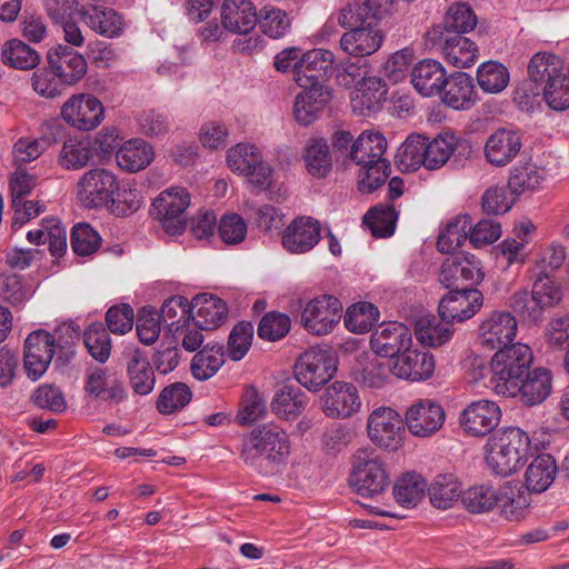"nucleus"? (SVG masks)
Returning a JSON list of instances; mask_svg holds the SVG:
<instances>
[{
  "label": "nucleus",
  "instance_id": "774afa93",
  "mask_svg": "<svg viewBox=\"0 0 569 569\" xmlns=\"http://www.w3.org/2000/svg\"><path fill=\"white\" fill-rule=\"evenodd\" d=\"M259 159H261L260 151L256 146L249 143H238L227 152L229 168L239 173H246Z\"/></svg>",
  "mask_w": 569,
  "mask_h": 569
},
{
  "label": "nucleus",
  "instance_id": "bf43d9fd",
  "mask_svg": "<svg viewBox=\"0 0 569 569\" xmlns=\"http://www.w3.org/2000/svg\"><path fill=\"white\" fill-rule=\"evenodd\" d=\"M191 398L192 392L186 383L174 382L162 389L157 400V409L162 415H171L184 408Z\"/></svg>",
  "mask_w": 569,
  "mask_h": 569
},
{
  "label": "nucleus",
  "instance_id": "4d7b16f0",
  "mask_svg": "<svg viewBox=\"0 0 569 569\" xmlns=\"http://www.w3.org/2000/svg\"><path fill=\"white\" fill-rule=\"evenodd\" d=\"M83 343L94 360L107 362L111 352V338L103 323L96 322L88 327L83 333Z\"/></svg>",
  "mask_w": 569,
  "mask_h": 569
},
{
  "label": "nucleus",
  "instance_id": "58836bf2",
  "mask_svg": "<svg viewBox=\"0 0 569 569\" xmlns=\"http://www.w3.org/2000/svg\"><path fill=\"white\" fill-rule=\"evenodd\" d=\"M478 47L469 38L461 34H446L442 42V54L448 63L463 69L475 64Z\"/></svg>",
  "mask_w": 569,
  "mask_h": 569
},
{
  "label": "nucleus",
  "instance_id": "f704fd0d",
  "mask_svg": "<svg viewBox=\"0 0 569 569\" xmlns=\"http://www.w3.org/2000/svg\"><path fill=\"white\" fill-rule=\"evenodd\" d=\"M545 179V168L531 161H520L510 169L507 187L511 194L518 197L539 189Z\"/></svg>",
  "mask_w": 569,
  "mask_h": 569
},
{
  "label": "nucleus",
  "instance_id": "052dcab7",
  "mask_svg": "<svg viewBox=\"0 0 569 569\" xmlns=\"http://www.w3.org/2000/svg\"><path fill=\"white\" fill-rule=\"evenodd\" d=\"M390 173V162L382 158L360 166L358 189L371 193L385 184Z\"/></svg>",
  "mask_w": 569,
  "mask_h": 569
},
{
  "label": "nucleus",
  "instance_id": "49530a36",
  "mask_svg": "<svg viewBox=\"0 0 569 569\" xmlns=\"http://www.w3.org/2000/svg\"><path fill=\"white\" fill-rule=\"evenodd\" d=\"M429 499L438 509H449L461 498V483L451 473L438 475L428 488Z\"/></svg>",
  "mask_w": 569,
  "mask_h": 569
},
{
  "label": "nucleus",
  "instance_id": "5fc2aeb1",
  "mask_svg": "<svg viewBox=\"0 0 569 569\" xmlns=\"http://www.w3.org/2000/svg\"><path fill=\"white\" fill-rule=\"evenodd\" d=\"M398 212L392 204H378L368 210L363 216L366 224L375 238H387L393 234Z\"/></svg>",
  "mask_w": 569,
  "mask_h": 569
},
{
  "label": "nucleus",
  "instance_id": "c756f323",
  "mask_svg": "<svg viewBox=\"0 0 569 569\" xmlns=\"http://www.w3.org/2000/svg\"><path fill=\"white\" fill-rule=\"evenodd\" d=\"M303 90L296 97L293 116L302 126L316 121L326 104L331 100V91L327 86L301 87Z\"/></svg>",
  "mask_w": 569,
  "mask_h": 569
},
{
  "label": "nucleus",
  "instance_id": "603ef678",
  "mask_svg": "<svg viewBox=\"0 0 569 569\" xmlns=\"http://www.w3.org/2000/svg\"><path fill=\"white\" fill-rule=\"evenodd\" d=\"M476 79L485 93L498 94L507 88L510 73L501 62L489 60L478 67Z\"/></svg>",
  "mask_w": 569,
  "mask_h": 569
},
{
  "label": "nucleus",
  "instance_id": "680f3d73",
  "mask_svg": "<svg viewBox=\"0 0 569 569\" xmlns=\"http://www.w3.org/2000/svg\"><path fill=\"white\" fill-rule=\"evenodd\" d=\"M291 329V319L288 315L270 311L259 321L257 335L266 341H278L283 339Z\"/></svg>",
  "mask_w": 569,
  "mask_h": 569
},
{
  "label": "nucleus",
  "instance_id": "6ab92c4d",
  "mask_svg": "<svg viewBox=\"0 0 569 569\" xmlns=\"http://www.w3.org/2000/svg\"><path fill=\"white\" fill-rule=\"evenodd\" d=\"M522 148V136L520 131L499 128L486 140L483 146L485 159L496 168L509 164Z\"/></svg>",
  "mask_w": 569,
  "mask_h": 569
},
{
  "label": "nucleus",
  "instance_id": "0eeeda50",
  "mask_svg": "<svg viewBox=\"0 0 569 569\" xmlns=\"http://www.w3.org/2000/svg\"><path fill=\"white\" fill-rule=\"evenodd\" d=\"M190 194L181 187L162 191L152 202L150 216L158 220L161 228L170 236L183 233L187 228V208Z\"/></svg>",
  "mask_w": 569,
  "mask_h": 569
},
{
  "label": "nucleus",
  "instance_id": "20e7f679",
  "mask_svg": "<svg viewBox=\"0 0 569 569\" xmlns=\"http://www.w3.org/2000/svg\"><path fill=\"white\" fill-rule=\"evenodd\" d=\"M533 355L529 346L513 343L498 350L491 359L490 385L498 396L512 397L518 383L530 370Z\"/></svg>",
  "mask_w": 569,
  "mask_h": 569
},
{
  "label": "nucleus",
  "instance_id": "f3484780",
  "mask_svg": "<svg viewBox=\"0 0 569 569\" xmlns=\"http://www.w3.org/2000/svg\"><path fill=\"white\" fill-rule=\"evenodd\" d=\"M370 347L380 357L395 358L412 347L411 330L398 321L382 322L371 333Z\"/></svg>",
  "mask_w": 569,
  "mask_h": 569
},
{
  "label": "nucleus",
  "instance_id": "864d4df0",
  "mask_svg": "<svg viewBox=\"0 0 569 569\" xmlns=\"http://www.w3.org/2000/svg\"><path fill=\"white\" fill-rule=\"evenodd\" d=\"M380 311L371 302L360 301L351 305L343 318L345 327L353 333H366L379 320Z\"/></svg>",
  "mask_w": 569,
  "mask_h": 569
},
{
  "label": "nucleus",
  "instance_id": "338daca9",
  "mask_svg": "<svg viewBox=\"0 0 569 569\" xmlns=\"http://www.w3.org/2000/svg\"><path fill=\"white\" fill-rule=\"evenodd\" d=\"M252 338L253 325L249 321L238 322L228 338V357L233 361L241 360L249 351Z\"/></svg>",
  "mask_w": 569,
  "mask_h": 569
},
{
  "label": "nucleus",
  "instance_id": "7ed1b4c3",
  "mask_svg": "<svg viewBox=\"0 0 569 569\" xmlns=\"http://www.w3.org/2000/svg\"><path fill=\"white\" fill-rule=\"evenodd\" d=\"M530 447L528 435L518 427L496 430L486 445L485 460L496 475L507 477L518 470Z\"/></svg>",
  "mask_w": 569,
  "mask_h": 569
},
{
  "label": "nucleus",
  "instance_id": "423d86ee",
  "mask_svg": "<svg viewBox=\"0 0 569 569\" xmlns=\"http://www.w3.org/2000/svg\"><path fill=\"white\" fill-rule=\"evenodd\" d=\"M76 192L79 202L86 209L114 207L119 179L111 170L91 168L79 178Z\"/></svg>",
  "mask_w": 569,
  "mask_h": 569
},
{
  "label": "nucleus",
  "instance_id": "ea45409f",
  "mask_svg": "<svg viewBox=\"0 0 569 569\" xmlns=\"http://www.w3.org/2000/svg\"><path fill=\"white\" fill-rule=\"evenodd\" d=\"M558 468L550 455L537 456L525 473V486L530 493H541L553 482Z\"/></svg>",
  "mask_w": 569,
  "mask_h": 569
},
{
  "label": "nucleus",
  "instance_id": "72a5a7b5",
  "mask_svg": "<svg viewBox=\"0 0 569 569\" xmlns=\"http://www.w3.org/2000/svg\"><path fill=\"white\" fill-rule=\"evenodd\" d=\"M518 389L513 397H519L527 406L539 405L551 392V375L543 368L529 370L519 381Z\"/></svg>",
  "mask_w": 569,
  "mask_h": 569
},
{
  "label": "nucleus",
  "instance_id": "5701e85b",
  "mask_svg": "<svg viewBox=\"0 0 569 569\" xmlns=\"http://www.w3.org/2000/svg\"><path fill=\"white\" fill-rule=\"evenodd\" d=\"M361 406L357 388L345 381H335L322 396V411L330 418H349Z\"/></svg>",
  "mask_w": 569,
  "mask_h": 569
},
{
  "label": "nucleus",
  "instance_id": "b1692460",
  "mask_svg": "<svg viewBox=\"0 0 569 569\" xmlns=\"http://www.w3.org/2000/svg\"><path fill=\"white\" fill-rule=\"evenodd\" d=\"M321 239L320 222L312 217H298L284 229L282 244L291 253L310 251Z\"/></svg>",
  "mask_w": 569,
  "mask_h": 569
},
{
  "label": "nucleus",
  "instance_id": "69168bd1",
  "mask_svg": "<svg viewBox=\"0 0 569 569\" xmlns=\"http://www.w3.org/2000/svg\"><path fill=\"white\" fill-rule=\"evenodd\" d=\"M70 244L78 256H90L101 246L100 234L89 223H78L71 230Z\"/></svg>",
  "mask_w": 569,
  "mask_h": 569
},
{
  "label": "nucleus",
  "instance_id": "412c9836",
  "mask_svg": "<svg viewBox=\"0 0 569 569\" xmlns=\"http://www.w3.org/2000/svg\"><path fill=\"white\" fill-rule=\"evenodd\" d=\"M335 54L327 49H313L303 53L296 82L299 87L325 86L333 70Z\"/></svg>",
  "mask_w": 569,
  "mask_h": 569
},
{
  "label": "nucleus",
  "instance_id": "13d9d810",
  "mask_svg": "<svg viewBox=\"0 0 569 569\" xmlns=\"http://www.w3.org/2000/svg\"><path fill=\"white\" fill-rule=\"evenodd\" d=\"M461 502L471 513H485L497 506L498 495L490 486H473L462 491Z\"/></svg>",
  "mask_w": 569,
  "mask_h": 569
},
{
  "label": "nucleus",
  "instance_id": "2eb2a0df",
  "mask_svg": "<svg viewBox=\"0 0 569 569\" xmlns=\"http://www.w3.org/2000/svg\"><path fill=\"white\" fill-rule=\"evenodd\" d=\"M446 419L445 409L430 399H421L411 405L405 416L408 430L417 437H430L442 426Z\"/></svg>",
  "mask_w": 569,
  "mask_h": 569
},
{
  "label": "nucleus",
  "instance_id": "a19ab883",
  "mask_svg": "<svg viewBox=\"0 0 569 569\" xmlns=\"http://www.w3.org/2000/svg\"><path fill=\"white\" fill-rule=\"evenodd\" d=\"M302 158L307 172L313 178H326L332 170L331 152L322 138H310L306 143Z\"/></svg>",
  "mask_w": 569,
  "mask_h": 569
},
{
  "label": "nucleus",
  "instance_id": "4c0bfd02",
  "mask_svg": "<svg viewBox=\"0 0 569 569\" xmlns=\"http://www.w3.org/2000/svg\"><path fill=\"white\" fill-rule=\"evenodd\" d=\"M116 159L122 170L138 172L152 161L153 149L142 139H131L120 146L116 152Z\"/></svg>",
  "mask_w": 569,
  "mask_h": 569
},
{
  "label": "nucleus",
  "instance_id": "4be33fe9",
  "mask_svg": "<svg viewBox=\"0 0 569 569\" xmlns=\"http://www.w3.org/2000/svg\"><path fill=\"white\" fill-rule=\"evenodd\" d=\"M483 303L482 293L475 290H451L438 306L439 316L445 321L462 322L473 317Z\"/></svg>",
  "mask_w": 569,
  "mask_h": 569
},
{
  "label": "nucleus",
  "instance_id": "aec40b11",
  "mask_svg": "<svg viewBox=\"0 0 569 569\" xmlns=\"http://www.w3.org/2000/svg\"><path fill=\"white\" fill-rule=\"evenodd\" d=\"M563 70V60L555 53L547 51L535 53L527 67L528 78L532 86L531 93L540 96L548 88H552V84L565 74Z\"/></svg>",
  "mask_w": 569,
  "mask_h": 569
},
{
  "label": "nucleus",
  "instance_id": "2f4dec72",
  "mask_svg": "<svg viewBox=\"0 0 569 569\" xmlns=\"http://www.w3.org/2000/svg\"><path fill=\"white\" fill-rule=\"evenodd\" d=\"M383 41L381 28L363 26L345 32L340 39V48L357 58L375 53Z\"/></svg>",
  "mask_w": 569,
  "mask_h": 569
},
{
  "label": "nucleus",
  "instance_id": "a18cd8bd",
  "mask_svg": "<svg viewBox=\"0 0 569 569\" xmlns=\"http://www.w3.org/2000/svg\"><path fill=\"white\" fill-rule=\"evenodd\" d=\"M191 315V302L182 296H172L164 300L159 317L168 331L176 335L189 326Z\"/></svg>",
  "mask_w": 569,
  "mask_h": 569
},
{
  "label": "nucleus",
  "instance_id": "bb28decb",
  "mask_svg": "<svg viewBox=\"0 0 569 569\" xmlns=\"http://www.w3.org/2000/svg\"><path fill=\"white\" fill-rule=\"evenodd\" d=\"M221 23L232 33L248 36L258 24L257 8L251 0H224Z\"/></svg>",
  "mask_w": 569,
  "mask_h": 569
},
{
  "label": "nucleus",
  "instance_id": "a878e982",
  "mask_svg": "<svg viewBox=\"0 0 569 569\" xmlns=\"http://www.w3.org/2000/svg\"><path fill=\"white\" fill-rule=\"evenodd\" d=\"M435 371L433 356L409 347L400 352L391 366V373L411 381L426 380Z\"/></svg>",
  "mask_w": 569,
  "mask_h": 569
},
{
  "label": "nucleus",
  "instance_id": "9b49d317",
  "mask_svg": "<svg viewBox=\"0 0 569 569\" xmlns=\"http://www.w3.org/2000/svg\"><path fill=\"white\" fill-rule=\"evenodd\" d=\"M485 277L480 261L473 254L447 258L441 266L439 281L451 290H475Z\"/></svg>",
  "mask_w": 569,
  "mask_h": 569
},
{
  "label": "nucleus",
  "instance_id": "9d476101",
  "mask_svg": "<svg viewBox=\"0 0 569 569\" xmlns=\"http://www.w3.org/2000/svg\"><path fill=\"white\" fill-rule=\"evenodd\" d=\"M341 313L342 303L338 298L321 295L308 301L301 313V325L309 333L325 336L339 323Z\"/></svg>",
  "mask_w": 569,
  "mask_h": 569
},
{
  "label": "nucleus",
  "instance_id": "39448f33",
  "mask_svg": "<svg viewBox=\"0 0 569 569\" xmlns=\"http://www.w3.org/2000/svg\"><path fill=\"white\" fill-rule=\"evenodd\" d=\"M390 482L387 466L376 450L361 448L356 451L349 483L359 496L376 498L387 490Z\"/></svg>",
  "mask_w": 569,
  "mask_h": 569
},
{
  "label": "nucleus",
  "instance_id": "7c9ffc66",
  "mask_svg": "<svg viewBox=\"0 0 569 569\" xmlns=\"http://www.w3.org/2000/svg\"><path fill=\"white\" fill-rule=\"evenodd\" d=\"M79 16L91 30L106 38H117L123 32V19L112 8L97 4L81 7Z\"/></svg>",
  "mask_w": 569,
  "mask_h": 569
},
{
  "label": "nucleus",
  "instance_id": "3c124183",
  "mask_svg": "<svg viewBox=\"0 0 569 569\" xmlns=\"http://www.w3.org/2000/svg\"><path fill=\"white\" fill-rule=\"evenodd\" d=\"M451 321L438 320L435 316L420 317L416 322V335L421 343L440 347L450 340L453 330Z\"/></svg>",
  "mask_w": 569,
  "mask_h": 569
},
{
  "label": "nucleus",
  "instance_id": "473e14b6",
  "mask_svg": "<svg viewBox=\"0 0 569 569\" xmlns=\"http://www.w3.org/2000/svg\"><path fill=\"white\" fill-rule=\"evenodd\" d=\"M446 77V70L439 61L425 59L412 69L411 83L422 96L431 97L441 92Z\"/></svg>",
  "mask_w": 569,
  "mask_h": 569
},
{
  "label": "nucleus",
  "instance_id": "79ce46f5",
  "mask_svg": "<svg viewBox=\"0 0 569 569\" xmlns=\"http://www.w3.org/2000/svg\"><path fill=\"white\" fill-rule=\"evenodd\" d=\"M387 150V140L379 132H362L349 150L348 159L362 166L382 159Z\"/></svg>",
  "mask_w": 569,
  "mask_h": 569
},
{
  "label": "nucleus",
  "instance_id": "6e6552de",
  "mask_svg": "<svg viewBox=\"0 0 569 569\" xmlns=\"http://www.w3.org/2000/svg\"><path fill=\"white\" fill-rule=\"evenodd\" d=\"M337 371V359L320 348L306 350L297 359L293 373L297 381L309 391H318L328 383Z\"/></svg>",
  "mask_w": 569,
  "mask_h": 569
},
{
  "label": "nucleus",
  "instance_id": "dca6fc26",
  "mask_svg": "<svg viewBox=\"0 0 569 569\" xmlns=\"http://www.w3.org/2000/svg\"><path fill=\"white\" fill-rule=\"evenodd\" d=\"M517 335V321L507 311L491 312L479 326V343L488 350L510 347Z\"/></svg>",
  "mask_w": 569,
  "mask_h": 569
},
{
  "label": "nucleus",
  "instance_id": "cd10ccee",
  "mask_svg": "<svg viewBox=\"0 0 569 569\" xmlns=\"http://www.w3.org/2000/svg\"><path fill=\"white\" fill-rule=\"evenodd\" d=\"M191 319L200 330H213L221 326L228 317L226 302L210 293L196 296L191 300Z\"/></svg>",
  "mask_w": 569,
  "mask_h": 569
},
{
  "label": "nucleus",
  "instance_id": "f8f14e48",
  "mask_svg": "<svg viewBox=\"0 0 569 569\" xmlns=\"http://www.w3.org/2000/svg\"><path fill=\"white\" fill-rule=\"evenodd\" d=\"M61 117L71 127L88 131L97 128L104 118L101 101L92 94L79 93L69 98L61 108Z\"/></svg>",
  "mask_w": 569,
  "mask_h": 569
},
{
  "label": "nucleus",
  "instance_id": "de8ad7c7",
  "mask_svg": "<svg viewBox=\"0 0 569 569\" xmlns=\"http://www.w3.org/2000/svg\"><path fill=\"white\" fill-rule=\"evenodd\" d=\"M426 480L416 472H407L398 478L393 485V497L401 507H416L425 497Z\"/></svg>",
  "mask_w": 569,
  "mask_h": 569
},
{
  "label": "nucleus",
  "instance_id": "4468645a",
  "mask_svg": "<svg viewBox=\"0 0 569 569\" xmlns=\"http://www.w3.org/2000/svg\"><path fill=\"white\" fill-rule=\"evenodd\" d=\"M47 62L51 74L66 86L78 83L88 69L84 57L64 44H57L49 49Z\"/></svg>",
  "mask_w": 569,
  "mask_h": 569
},
{
  "label": "nucleus",
  "instance_id": "c9c22d12",
  "mask_svg": "<svg viewBox=\"0 0 569 569\" xmlns=\"http://www.w3.org/2000/svg\"><path fill=\"white\" fill-rule=\"evenodd\" d=\"M387 89L377 77L363 79L351 93V106L360 114L379 110Z\"/></svg>",
  "mask_w": 569,
  "mask_h": 569
},
{
  "label": "nucleus",
  "instance_id": "8fccbe9b",
  "mask_svg": "<svg viewBox=\"0 0 569 569\" xmlns=\"http://www.w3.org/2000/svg\"><path fill=\"white\" fill-rule=\"evenodd\" d=\"M1 60L11 68L31 70L39 64L40 54L23 41L11 39L1 49Z\"/></svg>",
  "mask_w": 569,
  "mask_h": 569
},
{
  "label": "nucleus",
  "instance_id": "e433bc0d",
  "mask_svg": "<svg viewBox=\"0 0 569 569\" xmlns=\"http://www.w3.org/2000/svg\"><path fill=\"white\" fill-rule=\"evenodd\" d=\"M308 403V396L293 385H284L276 391L271 401L272 412L286 420H293L302 413Z\"/></svg>",
  "mask_w": 569,
  "mask_h": 569
},
{
  "label": "nucleus",
  "instance_id": "6e6d98bb",
  "mask_svg": "<svg viewBox=\"0 0 569 569\" xmlns=\"http://www.w3.org/2000/svg\"><path fill=\"white\" fill-rule=\"evenodd\" d=\"M472 219L468 214L452 219L441 231L437 240V248L442 253H452L469 238Z\"/></svg>",
  "mask_w": 569,
  "mask_h": 569
},
{
  "label": "nucleus",
  "instance_id": "ddd939ff",
  "mask_svg": "<svg viewBox=\"0 0 569 569\" xmlns=\"http://www.w3.org/2000/svg\"><path fill=\"white\" fill-rule=\"evenodd\" d=\"M58 348L56 338L47 330L29 333L24 341L23 363L29 378L38 380L47 371Z\"/></svg>",
  "mask_w": 569,
  "mask_h": 569
},
{
  "label": "nucleus",
  "instance_id": "1a4fd4ad",
  "mask_svg": "<svg viewBox=\"0 0 569 569\" xmlns=\"http://www.w3.org/2000/svg\"><path fill=\"white\" fill-rule=\"evenodd\" d=\"M367 431L375 445L389 451H396L403 443L405 421L392 408L380 407L370 413Z\"/></svg>",
  "mask_w": 569,
  "mask_h": 569
},
{
  "label": "nucleus",
  "instance_id": "0e129e2a",
  "mask_svg": "<svg viewBox=\"0 0 569 569\" xmlns=\"http://www.w3.org/2000/svg\"><path fill=\"white\" fill-rule=\"evenodd\" d=\"M258 24L264 34L279 39L288 32L291 23L287 12L274 7H263L258 16Z\"/></svg>",
  "mask_w": 569,
  "mask_h": 569
},
{
  "label": "nucleus",
  "instance_id": "393cba45",
  "mask_svg": "<svg viewBox=\"0 0 569 569\" xmlns=\"http://www.w3.org/2000/svg\"><path fill=\"white\" fill-rule=\"evenodd\" d=\"M84 391L94 399L120 403L127 398L124 382L109 373L106 367L89 368L86 375Z\"/></svg>",
  "mask_w": 569,
  "mask_h": 569
},
{
  "label": "nucleus",
  "instance_id": "09e8293b",
  "mask_svg": "<svg viewBox=\"0 0 569 569\" xmlns=\"http://www.w3.org/2000/svg\"><path fill=\"white\" fill-rule=\"evenodd\" d=\"M94 149L88 139H68L58 156V163L66 170H80L93 158Z\"/></svg>",
  "mask_w": 569,
  "mask_h": 569
},
{
  "label": "nucleus",
  "instance_id": "c03bdc74",
  "mask_svg": "<svg viewBox=\"0 0 569 569\" xmlns=\"http://www.w3.org/2000/svg\"><path fill=\"white\" fill-rule=\"evenodd\" d=\"M224 347L221 343H207L191 360V372L198 380L213 377L224 363Z\"/></svg>",
  "mask_w": 569,
  "mask_h": 569
},
{
  "label": "nucleus",
  "instance_id": "e2e57ef3",
  "mask_svg": "<svg viewBox=\"0 0 569 569\" xmlns=\"http://www.w3.org/2000/svg\"><path fill=\"white\" fill-rule=\"evenodd\" d=\"M477 26L473 10L466 3L452 4L445 18L446 34H461L472 31Z\"/></svg>",
  "mask_w": 569,
  "mask_h": 569
},
{
  "label": "nucleus",
  "instance_id": "a211bd4d",
  "mask_svg": "<svg viewBox=\"0 0 569 569\" xmlns=\"http://www.w3.org/2000/svg\"><path fill=\"white\" fill-rule=\"evenodd\" d=\"M501 419L499 406L490 400H478L468 405L459 421L463 431L472 437H485L498 426Z\"/></svg>",
  "mask_w": 569,
  "mask_h": 569
},
{
  "label": "nucleus",
  "instance_id": "f03ea898",
  "mask_svg": "<svg viewBox=\"0 0 569 569\" xmlns=\"http://www.w3.org/2000/svg\"><path fill=\"white\" fill-rule=\"evenodd\" d=\"M458 151L459 156L469 158L471 147L467 141H459L450 132H442L433 139L423 134L412 133L399 148V161L409 170L423 167L428 170L442 168L450 157Z\"/></svg>",
  "mask_w": 569,
  "mask_h": 569
},
{
  "label": "nucleus",
  "instance_id": "f257e3e1",
  "mask_svg": "<svg viewBox=\"0 0 569 569\" xmlns=\"http://www.w3.org/2000/svg\"><path fill=\"white\" fill-rule=\"evenodd\" d=\"M290 455L289 433L272 422L254 426L239 438V459L261 478L281 475L288 466Z\"/></svg>",
  "mask_w": 569,
  "mask_h": 569
},
{
  "label": "nucleus",
  "instance_id": "37998d69",
  "mask_svg": "<svg viewBox=\"0 0 569 569\" xmlns=\"http://www.w3.org/2000/svg\"><path fill=\"white\" fill-rule=\"evenodd\" d=\"M127 375L133 391L140 396L149 395L156 385L154 372L148 358L141 350H134L127 362Z\"/></svg>",
  "mask_w": 569,
  "mask_h": 569
},
{
  "label": "nucleus",
  "instance_id": "c85d7f7f",
  "mask_svg": "<svg viewBox=\"0 0 569 569\" xmlns=\"http://www.w3.org/2000/svg\"><path fill=\"white\" fill-rule=\"evenodd\" d=\"M442 101L457 110H468L478 100L472 78L466 72H453L446 77L441 92Z\"/></svg>",
  "mask_w": 569,
  "mask_h": 569
}]
</instances>
